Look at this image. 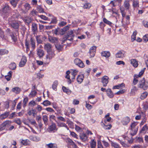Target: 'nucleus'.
<instances>
[{
	"label": "nucleus",
	"mask_w": 148,
	"mask_h": 148,
	"mask_svg": "<svg viewBox=\"0 0 148 148\" xmlns=\"http://www.w3.org/2000/svg\"><path fill=\"white\" fill-rule=\"evenodd\" d=\"M36 43L35 39L31 37L29 41H26L25 42V46L27 49H29L30 45H31L33 49H34L36 47Z\"/></svg>",
	"instance_id": "f257e3e1"
},
{
	"label": "nucleus",
	"mask_w": 148,
	"mask_h": 148,
	"mask_svg": "<svg viewBox=\"0 0 148 148\" xmlns=\"http://www.w3.org/2000/svg\"><path fill=\"white\" fill-rule=\"evenodd\" d=\"M138 123L136 122H134L131 125L130 134L132 136H134L136 134L137 130L138 127L137 126Z\"/></svg>",
	"instance_id": "f03ea898"
},
{
	"label": "nucleus",
	"mask_w": 148,
	"mask_h": 148,
	"mask_svg": "<svg viewBox=\"0 0 148 148\" xmlns=\"http://www.w3.org/2000/svg\"><path fill=\"white\" fill-rule=\"evenodd\" d=\"M139 87L143 88L144 90H146L148 87V83L145 81L144 78L139 81V84L138 85Z\"/></svg>",
	"instance_id": "7ed1b4c3"
},
{
	"label": "nucleus",
	"mask_w": 148,
	"mask_h": 148,
	"mask_svg": "<svg viewBox=\"0 0 148 148\" xmlns=\"http://www.w3.org/2000/svg\"><path fill=\"white\" fill-rule=\"evenodd\" d=\"M9 24L11 25L13 28L16 29V31L18 30L19 27V24L16 21H14V18H12V20H11V19L9 20Z\"/></svg>",
	"instance_id": "20e7f679"
},
{
	"label": "nucleus",
	"mask_w": 148,
	"mask_h": 148,
	"mask_svg": "<svg viewBox=\"0 0 148 148\" xmlns=\"http://www.w3.org/2000/svg\"><path fill=\"white\" fill-rule=\"evenodd\" d=\"M10 8L9 6L6 5L3 8V12L4 14V18H7L10 15Z\"/></svg>",
	"instance_id": "39448f33"
},
{
	"label": "nucleus",
	"mask_w": 148,
	"mask_h": 148,
	"mask_svg": "<svg viewBox=\"0 0 148 148\" xmlns=\"http://www.w3.org/2000/svg\"><path fill=\"white\" fill-rule=\"evenodd\" d=\"M48 130L49 132H54L55 131H56L58 130V128L55 123H52L48 127Z\"/></svg>",
	"instance_id": "423d86ee"
},
{
	"label": "nucleus",
	"mask_w": 148,
	"mask_h": 148,
	"mask_svg": "<svg viewBox=\"0 0 148 148\" xmlns=\"http://www.w3.org/2000/svg\"><path fill=\"white\" fill-rule=\"evenodd\" d=\"M74 62L75 64L80 68H83L84 66V65L82 61L78 58L75 59L74 60Z\"/></svg>",
	"instance_id": "0eeeda50"
},
{
	"label": "nucleus",
	"mask_w": 148,
	"mask_h": 148,
	"mask_svg": "<svg viewBox=\"0 0 148 148\" xmlns=\"http://www.w3.org/2000/svg\"><path fill=\"white\" fill-rule=\"evenodd\" d=\"M47 52V54L46 56V58L47 59L49 60L53 58L55 56V54L54 53V51L53 50L48 51Z\"/></svg>",
	"instance_id": "6e6552de"
},
{
	"label": "nucleus",
	"mask_w": 148,
	"mask_h": 148,
	"mask_svg": "<svg viewBox=\"0 0 148 148\" xmlns=\"http://www.w3.org/2000/svg\"><path fill=\"white\" fill-rule=\"evenodd\" d=\"M11 123V121H7L4 122L1 124V127H2L0 128V131L4 130L6 127H8L10 125Z\"/></svg>",
	"instance_id": "1a4fd4ad"
},
{
	"label": "nucleus",
	"mask_w": 148,
	"mask_h": 148,
	"mask_svg": "<svg viewBox=\"0 0 148 148\" xmlns=\"http://www.w3.org/2000/svg\"><path fill=\"white\" fill-rule=\"evenodd\" d=\"M27 61V59L26 57L24 56H23L21 60V61L19 62V66L20 67H23L26 64Z\"/></svg>",
	"instance_id": "9d476101"
},
{
	"label": "nucleus",
	"mask_w": 148,
	"mask_h": 148,
	"mask_svg": "<svg viewBox=\"0 0 148 148\" xmlns=\"http://www.w3.org/2000/svg\"><path fill=\"white\" fill-rule=\"evenodd\" d=\"M108 77L106 76L103 77L101 78L103 86H106L108 82Z\"/></svg>",
	"instance_id": "9b49d317"
},
{
	"label": "nucleus",
	"mask_w": 148,
	"mask_h": 148,
	"mask_svg": "<svg viewBox=\"0 0 148 148\" xmlns=\"http://www.w3.org/2000/svg\"><path fill=\"white\" fill-rule=\"evenodd\" d=\"M74 37L73 31L71 30L68 32L67 34V37L66 38L67 40L72 41L73 40Z\"/></svg>",
	"instance_id": "f8f14e48"
},
{
	"label": "nucleus",
	"mask_w": 148,
	"mask_h": 148,
	"mask_svg": "<svg viewBox=\"0 0 148 148\" xmlns=\"http://www.w3.org/2000/svg\"><path fill=\"white\" fill-rule=\"evenodd\" d=\"M52 47L51 45L49 43H47L45 44L44 48L47 52L52 50Z\"/></svg>",
	"instance_id": "ddd939ff"
},
{
	"label": "nucleus",
	"mask_w": 148,
	"mask_h": 148,
	"mask_svg": "<svg viewBox=\"0 0 148 148\" xmlns=\"http://www.w3.org/2000/svg\"><path fill=\"white\" fill-rule=\"evenodd\" d=\"M7 37L4 34V32L1 28H0V41L6 40Z\"/></svg>",
	"instance_id": "4468645a"
},
{
	"label": "nucleus",
	"mask_w": 148,
	"mask_h": 148,
	"mask_svg": "<svg viewBox=\"0 0 148 148\" xmlns=\"http://www.w3.org/2000/svg\"><path fill=\"white\" fill-rule=\"evenodd\" d=\"M130 121V118L128 116H126L123 118L121 123L123 125H125L127 124Z\"/></svg>",
	"instance_id": "2eb2a0df"
},
{
	"label": "nucleus",
	"mask_w": 148,
	"mask_h": 148,
	"mask_svg": "<svg viewBox=\"0 0 148 148\" xmlns=\"http://www.w3.org/2000/svg\"><path fill=\"white\" fill-rule=\"evenodd\" d=\"M124 52L123 51H119L116 54V57L117 58H122L124 57Z\"/></svg>",
	"instance_id": "dca6fc26"
},
{
	"label": "nucleus",
	"mask_w": 148,
	"mask_h": 148,
	"mask_svg": "<svg viewBox=\"0 0 148 148\" xmlns=\"http://www.w3.org/2000/svg\"><path fill=\"white\" fill-rule=\"evenodd\" d=\"M48 40L50 42L52 43H56L58 42V39L54 37L49 36Z\"/></svg>",
	"instance_id": "f3484780"
},
{
	"label": "nucleus",
	"mask_w": 148,
	"mask_h": 148,
	"mask_svg": "<svg viewBox=\"0 0 148 148\" xmlns=\"http://www.w3.org/2000/svg\"><path fill=\"white\" fill-rule=\"evenodd\" d=\"M107 96L110 98H112L114 96V94L110 88L108 89L106 91Z\"/></svg>",
	"instance_id": "a211bd4d"
},
{
	"label": "nucleus",
	"mask_w": 148,
	"mask_h": 148,
	"mask_svg": "<svg viewBox=\"0 0 148 148\" xmlns=\"http://www.w3.org/2000/svg\"><path fill=\"white\" fill-rule=\"evenodd\" d=\"M37 54L39 58H41L44 56V53L43 50L40 49H38L37 50Z\"/></svg>",
	"instance_id": "6ab92c4d"
},
{
	"label": "nucleus",
	"mask_w": 148,
	"mask_h": 148,
	"mask_svg": "<svg viewBox=\"0 0 148 148\" xmlns=\"http://www.w3.org/2000/svg\"><path fill=\"white\" fill-rule=\"evenodd\" d=\"M80 138L82 141H84L87 140L88 137L86 134L82 133L80 134Z\"/></svg>",
	"instance_id": "aec40b11"
},
{
	"label": "nucleus",
	"mask_w": 148,
	"mask_h": 148,
	"mask_svg": "<svg viewBox=\"0 0 148 148\" xmlns=\"http://www.w3.org/2000/svg\"><path fill=\"white\" fill-rule=\"evenodd\" d=\"M130 63L132 66L134 67H137L138 65V62L136 59H132L130 60Z\"/></svg>",
	"instance_id": "412c9836"
},
{
	"label": "nucleus",
	"mask_w": 148,
	"mask_h": 148,
	"mask_svg": "<svg viewBox=\"0 0 148 148\" xmlns=\"http://www.w3.org/2000/svg\"><path fill=\"white\" fill-rule=\"evenodd\" d=\"M66 142L68 143L69 145H71L74 148H76V145L75 144L74 142L71 139L69 138H67L66 140Z\"/></svg>",
	"instance_id": "4be33fe9"
},
{
	"label": "nucleus",
	"mask_w": 148,
	"mask_h": 148,
	"mask_svg": "<svg viewBox=\"0 0 148 148\" xmlns=\"http://www.w3.org/2000/svg\"><path fill=\"white\" fill-rule=\"evenodd\" d=\"M36 40L38 43H41L43 42V37L42 36L38 35L36 36Z\"/></svg>",
	"instance_id": "5701e85b"
},
{
	"label": "nucleus",
	"mask_w": 148,
	"mask_h": 148,
	"mask_svg": "<svg viewBox=\"0 0 148 148\" xmlns=\"http://www.w3.org/2000/svg\"><path fill=\"white\" fill-rule=\"evenodd\" d=\"M12 71H10L8 72V75L5 76V78L8 81L10 80L11 78L12 77Z\"/></svg>",
	"instance_id": "b1692460"
},
{
	"label": "nucleus",
	"mask_w": 148,
	"mask_h": 148,
	"mask_svg": "<svg viewBox=\"0 0 148 148\" xmlns=\"http://www.w3.org/2000/svg\"><path fill=\"white\" fill-rule=\"evenodd\" d=\"M84 76L83 75H78L77 78V81L79 84L81 83L83 81Z\"/></svg>",
	"instance_id": "393cba45"
},
{
	"label": "nucleus",
	"mask_w": 148,
	"mask_h": 148,
	"mask_svg": "<svg viewBox=\"0 0 148 148\" xmlns=\"http://www.w3.org/2000/svg\"><path fill=\"white\" fill-rule=\"evenodd\" d=\"M141 76L139 75H134V78L133 81V84L134 85H136L137 84L138 82V80L137 79V78L140 77Z\"/></svg>",
	"instance_id": "a878e982"
},
{
	"label": "nucleus",
	"mask_w": 148,
	"mask_h": 148,
	"mask_svg": "<svg viewBox=\"0 0 148 148\" xmlns=\"http://www.w3.org/2000/svg\"><path fill=\"white\" fill-rule=\"evenodd\" d=\"M102 56L108 58L110 56V53L109 51H103L101 53Z\"/></svg>",
	"instance_id": "bb28decb"
},
{
	"label": "nucleus",
	"mask_w": 148,
	"mask_h": 148,
	"mask_svg": "<svg viewBox=\"0 0 148 148\" xmlns=\"http://www.w3.org/2000/svg\"><path fill=\"white\" fill-rule=\"evenodd\" d=\"M69 26L67 25L64 27L63 29H60L61 30V32L60 33V34L62 35L64 34L65 32L69 29Z\"/></svg>",
	"instance_id": "cd10ccee"
},
{
	"label": "nucleus",
	"mask_w": 148,
	"mask_h": 148,
	"mask_svg": "<svg viewBox=\"0 0 148 148\" xmlns=\"http://www.w3.org/2000/svg\"><path fill=\"white\" fill-rule=\"evenodd\" d=\"M9 114V112H6L0 115V119H4L8 117Z\"/></svg>",
	"instance_id": "c85d7f7f"
},
{
	"label": "nucleus",
	"mask_w": 148,
	"mask_h": 148,
	"mask_svg": "<svg viewBox=\"0 0 148 148\" xmlns=\"http://www.w3.org/2000/svg\"><path fill=\"white\" fill-rule=\"evenodd\" d=\"M123 5L126 10H129L130 7L129 2L128 1L125 0L124 2Z\"/></svg>",
	"instance_id": "c756f323"
},
{
	"label": "nucleus",
	"mask_w": 148,
	"mask_h": 148,
	"mask_svg": "<svg viewBox=\"0 0 148 148\" xmlns=\"http://www.w3.org/2000/svg\"><path fill=\"white\" fill-rule=\"evenodd\" d=\"M93 48H94L93 50H91L92 49H90L89 51L90 55L92 57H93L94 56L96 51V47H94Z\"/></svg>",
	"instance_id": "7c9ffc66"
},
{
	"label": "nucleus",
	"mask_w": 148,
	"mask_h": 148,
	"mask_svg": "<svg viewBox=\"0 0 148 148\" xmlns=\"http://www.w3.org/2000/svg\"><path fill=\"white\" fill-rule=\"evenodd\" d=\"M48 148H57V145L54 143H50L47 144Z\"/></svg>",
	"instance_id": "2f4dec72"
},
{
	"label": "nucleus",
	"mask_w": 148,
	"mask_h": 148,
	"mask_svg": "<svg viewBox=\"0 0 148 148\" xmlns=\"http://www.w3.org/2000/svg\"><path fill=\"white\" fill-rule=\"evenodd\" d=\"M12 91L16 93H18L21 91V89L18 87H15L12 88Z\"/></svg>",
	"instance_id": "473e14b6"
},
{
	"label": "nucleus",
	"mask_w": 148,
	"mask_h": 148,
	"mask_svg": "<svg viewBox=\"0 0 148 148\" xmlns=\"http://www.w3.org/2000/svg\"><path fill=\"white\" fill-rule=\"evenodd\" d=\"M24 21L27 24H29L32 21V19L29 17H25L24 19Z\"/></svg>",
	"instance_id": "72a5a7b5"
},
{
	"label": "nucleus",
	"mask_w": 148,
	"mask_h": 148,
	"mask_svg": "<svg viewBox=\"0 0 148 148\" xmlns=\"http://www.w3.org/2000/svg\"><path fill=\"white\" fill-rule=\"evenodd\" d=\"M42 119L44 121V124L47 125V124L48 121V116L46 115H43L42 116Z\"/></svg>",
	"instance_id": "f704fd0d"
},
{
	"label": "nucleus",
	"mask_w": 148,
	"mask_h": 148,
	"mask_svg": "<svg viewBox=\"0 0 148 148\" xmlns=\"http://www.w3.org/2000/svg\"><path fill=\"white\" fill-rule=\"evenodd\" d=\"M32 29L33 32H36L37 29V25L35 23H33L32 24Z\"/></svg>",
	"instance_id": "c9c22d12"
},
{
	"label": "nucleus",
	"mask_w": 148,
	"mask_h": 148,
	"mask_svg": "<svg viewBox=\"0 0 148 148\" xmlns=\"http://www.w3.org/2000/svg\"><path fill=\"white\" fill-rule=\"evenodd\" d=\"M19 0H12L10 1V3L14 7H15Z\"/></svg>",
	"instance_id": "e433bc0d"
},
{
	"label": "nucleus",
	"mask_w": 148,
	"mask_h": 148,
	"mask_svg": "<svg viewBox=\"0 0 148 148\" xmlns=\"http://www.w3.org/2000/svg\"><path fill=\"white\" fill-rule=\"evenodd\" d=\"M111 145L114 148H121L120 146L116 143L112 142L111 143Z\"/></svg>",
	"instance_id": "4c0bfd02"
},
{
	"label": "nucleus",
	"mask_w": 148,
	"mask_h": 148,
	"mask_svg": "<svg viewBox=\"0 0 148 148\" xmlns=\"http://www.w3.org/2000/svg\"><path fill=\"white\" fill-rule=\"evenodd\" d=\"M16 68V65L14 63H12L10 65V68L12 70H14Z\"/></svg>",
	"instance_id": "58836bf2"
},
{
	"label": "nucleus",
	"mask_w": 148,
	"mask_h": 148,
	"mask_svg": "<svg viewBox=\"0 0 148 148\" xmlns=\"http://www.w3.org/2000/svg\"><path fill=\"white\" fill-rule=\"evenodd\" d=\"M78 72V71L76 69H71V73L72 75L75 76Z\"/></svg>",
	"instance_id": "ea45409f"
},
{
	"label": "nucleus",
	"mask_w": 148,
	"mask_h": 148,
	"mask_svg": "<svg viewBox=\"0 0 148 148\" xmlns=\"http://www.w3.org/2000/svg\"><path fill=\"white\" fill-rule=\"evenodd\" d=\"M148 95V93L145 92L143 93L141 95L140 98L141 99H143L146 97Z\"/></svg>",
	"instance_id": "a19ab883"
},
{
	"label": "nucleus",
	"mask_w": 148,
	"mask_h": 148,
	"mask_svg": "<svg viewBox=\"0 0 148 148\" xmlns=\"http://www.w3.org/2000/svg\"><path fill=\"white\" fill-rule=\"evenodd\" d=\"M96 143L94 140H93L90 143V146L91 148H95Z\"/></svg>",
	"instance_id": "79ce46f5"
},
{
	"label": "nucleus",
	"mask_w": 148,
	"mask_h": 148,
	"mask_svg": "<svg viewBox=\"0 0 148 148\" xmlns=\"http://www.w3.org/2000/svg\"><path fill=\"white\" fill-rule=\"evenodd\" d=\"M8 53V51L6 49H0V55L7 54Z\"/></svg>",
	"instance_id": "37998d69"
},
{
	"label": "nucleus",
	"mask_w": 148,
	"mask_h": 148,
	"mask_svg": "<svg viewBox=\"0 0 148 148\" xmlns=\"http://www.w3.org/2000/svg\"><path fill=\"white\" fill-rule=\"evenodd\" d=\"M58 126L60 127H65L68 130L69 129L65 123H60L58 124Z\"/></svg>",
	"instance_id": "c03bdc74"
},
{
	"label": "nucleus",
	"mask_w": 148,
	"mask_h": 148,
	"mask_svg": "<svg viewBox=\"0 0 148 148\" xmlns=\"http://www.w3.org/2000/svg\"><path fill=\"white\" fill-rule=\"evenodd\" d=\"M137 33L136 31H135L133 32V34L131 36V40L132 41H133L135 40L136 36Z\"/></svg>",
	"instance_id": "a18cd8bd"
},
{
	"label": "nucleus",
	"mask_w": 148,
	"mask_h": 148,
	"mask_svg": "<svg viewBox=\"0 0 148 148\" xmlns=\"http://www.w3.org/2000/svg\"><path fill=\"white\" fill-rule=\"evenodd\" d=\"M42 104L44 106H47L50 105L51 104V103L49 101L47 100H46L44 101Z\"/></svg>",
	"instance_id": "49530a36"
},
{
	"label": "nucleus",
	"mask_w": 148,
	"mask_h": 148,
	"mask_svg": "<svg viewBox=\"0 0 148 148\" xmlns=\"http://www.w3.org/2000/svg\"><path fill=\"white\" fill-rule=\"evenodd\" d=\"M62 89L63 91L64 92H66L67 94L70 93L71 92V90H69V89L66 88V87L64 86H63Z\"/></svg>",
	"instance_id": "de8ad7c7"
},
{
	"label": "nucleus",
	"mask_w": 148,
	"mask_h": 148,
	"mask_svg": "<svg viewBox=\"0 0 148 148\" xmlns=\"http://www.w3.org/2000/svg\"><path fill=\"white\" fill-rule=\"evenodd\" d=\"M103 21L105 23L108 25H110L112 24V23L108 21L105 18H103Z\"/></svg>",
	"instance_id": "09e8293b"
},
{
	"label": "nucleus",
	"mask_w": 148,
	"mask_h": 148,
	"mask_svg": "<svg viewBox=\"0 0 148 148\" xmlns=\"http://www.w3.org/2000/svg\"><path fill=\"white\" fill-rule=\"evenodd\" d=\"M25 10L26 11L28 10L30 8V5L28 3H26L24 5Z\"/></svg>",
	"instance_id": "8fccbe9b"
},
{
	"label": "nucleus",
	"mask_w": 148,
	"mask_h": 148,
	"mask_svg": "<svg viewBox=\"0 0 148 148\" xmlns=\"http://www.w3.org/2000/svg\"><path fill=\"white\" fill-rule=\"evenodd\" d=\"M139 2L138 1H135L133 0V5L134 8L137 7L138 6Z\"/></svg>",
	"instance_id": "3c124183"
},
{
	"label": "nucleus",
	"mask_w": 148,
	"mask_h": 148,
	"mask_svg": "<svg viewBox=\"0 0 148 148\" xmlns=\"http://www.w3.org/2000/svg\"><path fill=\"white\" fill-rule=\"evenodd\" d=\"M91 6V4L89 3H86L84 5L83 8H89Z\"/></svg>",
	"instance_id": "603ef678"
},
{
	"label": "nucleus",
	"mask_w": 148,
	"mask_h": 148,
	"mask_svg": "<svg viewBox=\"0 0 148 148\" xmlns=\"http://www.w3.org/2000/svg\"><path fill=\"white\" fill-rule=\"evenodd\" d=\"M14 12H12L11 14H12L13 16H12L11 17V18H10L9 19V21L10 19H11V20H12V18L14 19V20L15 19V18H17L19 16V15H18V14H16L15 15H14V14H13ZM9 22V21L8 22V23Z\"/></svg>",
	"instance_id": "864d4df0"
},
{
	"label": "nucleus",
	"mask_w": 148,
	"mask_h": 148,
	"mask_svg": "<svg viewBox=\"0 0 148 148\" xmlns=\"http://www.w3.org/2000/svg\"><path fill=\"white\" fill-rule=\"evenodd\" d=\"M10 36L14 42H16L17 41V38L15 35L12 34L10 35Z\"/></svg>",
	"instance_id": "5fc2aeb1"
},
{
	"label": "nucleus",
	"mask_w": 148,
	"mask_h": 148,
	"mask_svg": "<svg viewBox=\"0 0 148 148\" xmlns=\"http://www.w3.org/2000/svg\"><path fill=\"white\" fill-rule=\"evenodd\" d=\"M58 84V82L57 81H55L54 82L52 85V88L53 90H55L56 89Z\"/></svg>",
	"instance_id": "6e6d98bb"
},
{
	"label": "nucleus",
	"mask_w": 148,
	"mask_h": 148,
	"mask_svg": "<svg viewBox=\"0 0 148 148\" xmlns=\"http://www.w3.org/2000/svg\"><path fill=\"white\" fill-rule=\"evenodd\" d=\"M138 89L136 87H134L131 90V94H132L133 95L134 94L135 92Z\"/></svg>",
	"instance_id": "4d7b16f0"
},
{
	"label": "nucleus",
	"mask_w": 148,
	"mask_h": 148,
	"mask_svg": "<svg viewBox=\"0 0 148 148\" xmlns=\"http://www.w3.org/2000/svg\"><path fill=\"white\" fill-rule=\"evenodd\" d=\"M37 10L39 12L43 13L44 12L43 9L40 6H38L37 7Z\"/></svg>",
	"instance_id": "13d9d810"
},
{
	"label": "nucleus",
	"mask_w": 148,
	"mask_h": 148,
	"mask_svg": "<svg viewBox=\"0 0 148 148\" xmlns=\"http://www.w3.org/2000/svg\"><path fill=\"white\" fill-rule=\"evenodd\" d=\"M103 124L104 125L103 128L105 129H110L111 128L112 126L110 124L108 125H106L104 124Z\"/></svg>",
	"instance_id": "bf43d9fd"
},
{
	"label": "nucleus",
	"mask_w": 148,
	"mask_h": 148,
	"mask_svg": "<svg viewBox=\"0 0 148 148\" xmlns=\"http://www.w3.org/2000/svg\"><path fill=\"white\" fill-rule=\"evenodd\" d=\"M118 140L119 141L120 143L123 146L125 147H128L127 145L124 142L121 141L119 139H118Z\"/></svg>",
	"instance_id": "052dcab7"
},
{
	"label": "nucleus",
	"mask_w": 148,
	"mask_h": 148,
	"mask_svg": "<svg viewBox=\"0 0 148 148\" xmlns=\"http://www.w3.org/2000/svg\"><path fill=\"white\" fill-rule=\"evenodd\" d=\"M37 12L35 10H33L31 11L30 14L33 16H35L37 15Z\"/></svg>",
	"instance_id": "680f3d73"
},
{
	"label": "nucleus",
	"mask_w": 148,
	"mask_h": 148,
	"mask_svg": "<svg viewBox=\"0 0 148 148\" xmlns=\"http://www.w3.org/2000/svg\"><path fill=\"white\" fill-rule=\"evenodd\" d=\"M38 16L40 17L42 19L44 20H47L48 19V18L45 15H38Z\"/></svg>",
	"instance_id": "e2e57ef3"
},
{
	"label": "nucleus",
	"mask_w": 148,
	"mask_h": 148,
	"mask_svg": "<svg viewBox=\"0 0 148 148\" xmlns=\"http://www.w3.org/2000/svg\"><path fill=\"white\" fill-rule=\"evenodd\" d=\"M97 148H103L101 143L100 141L98 142Z\"/></svg>",
	"instance_id": "0e129e2a"
},
{
	"label": "nucleus",
	"mask_w": 148,
	"mask_h": 148,
	"mask_svg": "<svg viewBox=\"0 0 148 148\" xmlns=\"http://www.w3.org/2000/svg\"><path fill=\"white\" fill-rule=\"evenodd\" d=\"M143 39L146 42L148 41V34H146L143 37Z\"/></svg>",
	"instance_id": "69168bd1"
},
{
	"label": "nucleus",
	"mask_w": 148,
	"mask_h": 148,
	"mask_svg": "<svg viewBox=\"0 0 148 148\" xmlns=\"http://www.w3.org/2000/svg\"><path fill=\"white\" fill-rule=\"evenodd\" d=\"M145 69H146L145 68H143V69H142L141 71L139 72V73L138 75L141 76H142L143 74Z\"/></svg>",
	"instance_id": "338daca9"
},
{
	"label": "nucleus",
	"mask_w": 148,
	"mask_h": 148,
	"mask_svg": "<svg viewBox=\"0 0 148 148\" xmlns=\"http://www.w3.org/2000/svg\"><path fill=\"white\" fill-rule=\"evenodd\" d=\"M55 47L58 50H61L62 48V45H56Z\"/></svg>",
	"instance_id": "774afa93"
}]
</instances>
